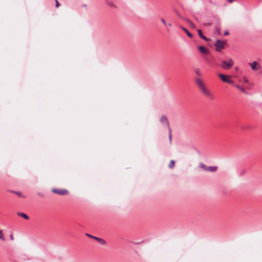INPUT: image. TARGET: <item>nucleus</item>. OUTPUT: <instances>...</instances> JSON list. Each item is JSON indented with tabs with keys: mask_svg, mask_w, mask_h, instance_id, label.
I'll return each instance as SVG.
<instances>
[{
	"mask_svg": "<svg viewBox=\"0 0 262 262\" xmlns=\"http://www.w3.org/2000/svg\"><path fill=\"white\" fill-rule=\"evenodd\" d=\"M234 64V61L231 58L228 60H223L222 61V67L225 70L230 69Z\"/></svg>",
	"mask_w": 262,
	"mask_h": 262,
	"instance_id": "1",
	"label": "nucleus"
},
{
	"mask_svg": "<svg viewBox=\"0 0 262 262\" xmlns=\"http://www.w3.org/2000/svg\"><path fill=\"white\" fill-rule=\"evenodd\" d=\"M202 93L209 100H213L214 96L212 92L206 87L201 91Z\"/></svg>",
	"mask_w": 262,
	"mask_h": 262,
	"instance_id": "2",
	"label": "nucleus"
},
{
	"mask_svg": "<svg viewBox=\"0 0 262 262\" xmlns=\"http://www.w3.org/2000/svg\"><path fill=\"white\" fill-rule=\"evenodd\" d=\"M195 81L196 85L200 89V91L202 90L203 89H204L207 87L205 83H204V82L201 78H195Z\"/></svg>",
	"mask_w": 262,
	"mask_h": 262,
	"instance_id": "3",
	"label": "nucleus"
},
{
	"mask_svg": "<svg viewBox=\"0 0 262 262\" xmlns=\"http://www.w3.org/2000/svg\"><path fill=\"white\" fill-rule=\"evenodd\" d=\"M225 42L220 40H216L214 46L216 47V51H220L221 49L224 48Z\"/></svg>",
	"mask_w": 262,
	"mask_h": 262,
	"instance_id": "4",
	"label": "nucleus"
},
{
	"mask_svg": "<svg viewBox=\"0 0 262 262\" xmlns=\"http://www.w3.org/2000/svg\"><path fill=\"white\" fill-rule=\"evenodd\" d=\"M52 192L60 195H66L68 193V191L64 189H53Z\"/></svg>",
	"mask_w": 262,
	"mask_h": 262,
	"instance_id": "5",
	"label": "nucleus"
},
{
	"mask_svg": "<svg viewBox=\"0 0 262 262\" xmlns=\"http://www.w3.org/2000/svg\"><path fill=\"white\" fill-rule=\"evenodd\" d=\"M86 235L89 237H91V238L96 239L97 241H98L99 243H100L101 244H102L103 245H104L106 244V242L102 238L93 236L88 233H86Z\"/></svg>",
	"mask_w": 262,
	"mask_h": 262,
	"instance_id": "6",
	"label": "nucleus"
},
{
	"mask_svg": "<svg viewBox=\"0 0 262 262\" xmlns=\"http://www.w3.org/2000/svg\"><path fill=\"white\" fill-rule=\"evenodd\" d=\"M251 69L254 71H257L260 68V65L256 61H253L252 63H249Z\"/></svg>",
	"mask_w": 262,
	"mask_h": 262,
	"instance_id": "7",
	"label": "nucleus"
},
{
	"mask_svg": "<svg viewBox=\"0 0 262 262\" xmlns=\"http://www.w3.org/2000/svg\"><path fill=\"white\" fill-rule=\"evenodd\" d=\"M198 48L201 53L206 55L209 54V51L207 48L200 46Z\"/></svg>",
	"mask_w": 262,
	"mask_h": 262,
	"instance_id": "8",
	"label": "nucleus"
},
{
	"mask_svg": "<svg viewBox=\"0 0 262 262\" xmlns=\"http://www.w3.org/2000/svg\"><path fill=\"white\" fill-rule=\"evenodd\" d=\"M218 76L221 78L223 81L225 82H227L228 80L231 77V76H226L222 74H219Z\"/></svg>",
	"mask_w": 262,
	"mask_h": 262,
	"instance_id": "9",
	"label": "nucleus"
},
{
	"mask_svg": "<svg viewBox=\"0 0 262 262\" xmlns=\"http://www.w3.org/2000/svg\"><path fill=\"white\" fill-rule=\"evenodd\" d=\"M160 122L162 123H165L167 127H168V128H169V122L166 116H162L160 118Z\"/></svg>",
	"mask_w": 262,
	"mask_h": 262,
	"instance_id": "10",
	"label": "nucleus"
},
{
	"mask_svg": "<svg viewBox=\"0 0 262 262\" xmlns=\"http://www.w3.org/2000/svg\"><path fill=\"white\" fill-rule=\"evenodd\" d=\"M234 86L243 92L244 94L246 95H248V93L245 90V89L240 85L238 84H234Z\"/></svg>",
	"mask_w": 262,
	"mask_h": 262,
	"instance_id": "11",
	"label": "nucleus"
},
{
	"mask_svg": "<svg viewBox=\"0 0 262 262\" xmlns=\"http://www.w3.org/2000/svg\"><path fill=\"white\" fill-rule=\"evenodd\" d=\"M198 34L199 35V36L202 38L203 39H204V40L205 41H208L209 40H210L209 39L207 38V37H206L202 33V32L201 30H198Z\"/></svg>",
	"mask_w": 262,
	"mask_h": 262,
	"instance_id": "12",
	"label": "nucleus"
},
{
	"mask_svg": "<svg viewBox=\"0 0 262 262\" xmlns=\"http://www.w3.org/2000/svg\"><path fill=\"white\" fill-rule=\"evenodd\" d=\"M217 170L216 166H209L206 168L207 171H209L211 172H215Z\"/></svg>",
	"mask_w": 262,
	"mask_h": 262,
	"instance_id": "13",
	"label": "nucleus"
},
{
	"mask_svg": "<svg viewBox=\"0 0 262 262\" xmlns=\"http://www.w3.org/2000/svg\"><path fill=\"white\" fill-rule=\"evenodd\" d=\"M17 215L19 216H21L22 217H23L24 219H26V220H28L29 219V216L25 213H23V212H18L17 213Z\"/></svg>",
	"mask_w": 262,
	"mask_h": 262,
	"instance_id": "14",
	"label": "nucleus"
},
{
	"mask_svg": "<svg viewBox=\"0 0 262 262\" xmlns=\"http://www.w3.org/2000/svg\"><path fill=\"white\" fill-rule=\"evenodd\" d=\"M185 21L191 28H195V25L190 20H189L188 19H186Z\"/></svg>",
	"mask_w": 262,
	"mask_h": 262,
	"instance_id": "15",
	"label": "nucleus"
},
{
	"mask_svg": "<svg viewBox=\"0 0 262 262\" xmlns=\"http://www.w3.org/2000/svg\"><path fill=\"white\" fill-rule=\"evenodd\" d=\"M182 29L185 31L189 37H192V34L185 28L181 27Z\"/></svg>",
	"mask_w": 262,
	"mask_h": 262,
	"instance_id": "16",
	"label": "nucleus"
},
{
	"mask_svg": "<svg viewBox=\"0 0 262 262\" xmlns=\"http://www.w3.org/2000/svg\"><path fill=\"white\" fill-rule=\"evenodd\" d=\"M174 163L175 162L174 160H171L169 164V167L171 169L173 168L174 166Z\"/></svg>",
	"mask_w": 262,
	"mask_h": 262,
	"instance_id": "17",
	"label": "nucleus"
},
{
	"mask_svg": "<svg viewBox=\"0 0 262 262\" xmlns=\"http://www.w3.org/2000/svg\"><path fill=\"white\" fill-rule=\"evenodd\" d=\"M0 239L3 241H4L5 240L4 235L3 233V230H0Z\"/></svg>",
	"mask_w": 262,
	"mask_h": 262,
	"instance_id": "18",
	"label": "nucleus"
},
{
	"mask_svg": "<svg viewBox=\"0 0 262 262\" xmlns=\"http://www.w3.org/2000/svg\"><path fill=\"white\" fill-rule=\"evenodd\" d=\"M194 72H195V73L198 75V76H202V74H201V71L200 70V69H195V70H194Z\"/></svg>",
	"mask_w": 262,
	"mask_h": 262,
	"instance_id": "19",
	"label": "nucleus"
},
{
	"mask_svg": "<svg viewBox=\"0 0 262 262\" xmlns=\"http://www.w3.org/2000/svg\"><path fill=\"white\" fill-rule=\"evenodd\" d=\"M18 196H19V197H21V198H25L26 196H25L24 195H23L20 192H15Z\"/></svg>",
	"mask_w": 262,
	"mask_h": 262,
	"instance_id": "20",
	"label": "nucleus"
},
{
	"mask_svg": "<svg viewBox=\"0 0 262 262\" xmlns=\"http://www.w3.org/2000/svg\"><path fill=\"white\" fill-rule=\"evenodd\" d=\"M200 166L203 169H204V170H206V168H207V167H206L205 166V165H204L203 163H200Z\"/></svg>",
	"mask_w": 262,
	"mask_h": 262,
	"instance_id": "21",
	"label": "nucleus"
},
{
	"mask_svg": "<svg viewBox=\"0 0 262 262\" xmlns=\"http://www.w3.org/2000/svg\"><path fill=\"white\" fill-rule=\"evenodd\" d=\"M169 139L170 140V142L171 143V130H170V128H169Z\"/></svg>",
	"mask_w": 262,
	"mask_h": 262,
	"instance_id": "22",
	"label": "nucleus"
},
{
	"mask_svg": "<svg viewBox=\"0 0 262 262\" xmlns=\"http://www.w3.org/2000/svg\"><path fill=\"white\" fill-rule=\"evenodd\" d=\"M60 6V4L59 3V2H58L57 0H55V7L56 8H58Z\"/></svg>",
	"mask_w": 262,
	"mask_h": 262,
	"instance_id": "23",
	"label": "nucleus"
},
{
	"mask_svg": "<svg viewBox=\"0 0 262 262\" xmlns=\"http://www.w3.org/2000/svg\"><path fill=\"white\" fill-rule=\"evenodd\" d=\"M243 80L245 83H248L249 82L248 79L246 77H243Z\"/></svg>",
	"mask_w": 262,
	"mask_h": 262,
	"instance_id": "24",
	"label": "nucleus"
},
{
	"mask_svg": "<svg viewBox=\"0 0 262 262\" xmlns=\"http://www.w3.org/2000/svg\"><path fill=\"white\" fill-rule=\"evenodd\" d=\"M227 82L231 84H233L234 83L233 81L230 79V78L228 80Z\"/></svg>",
	"mask_w": 262,
	"mask_h": 262,
	"instance_id": "25",
	"label": "nucleus"
},
{
	"mask_svg": "<svg viewBox=\"0 0 262 262\" xmlns=\"http://www.w3.org/2000/svg\"><path fill=\"white\" fill-rule=\"evenodd\" d=\"M216 30L217 33L220 34H221L220 28L216 27Z\"/></svg>",
	"mask_w": 262,
	"mask_h": 262,
	"instance_id": "26",
	"label": "nucleus"
},
{
	"mask_svg": "<svg viewBox=\"0 0 262 262\" xmlns=\"http://www.w3.org/2000/svg\"><path fill=\"white\" fill-rule=\"evenodd\" d=\"M10 238L11 241L14 240V236H13V234H11L10 235Z\"/></svg>",
	"mask_w": 262,
	"mask_h": 262,
	"instance_id": "27",
	"label": "nucleus"
},
{
	"mask_svg": "<svg viewBox=\"0 0 262 262\" xmlns=\"http://www.w3.org/2000/svg\"><path fill=\"white\" fill-rule=\"evenodd\" d=\"M161 20L162 23L164 25H166V21H165V20L163 18H161Z\"/></svg>",
	"mask_w": 262,
	"mask_h": 262,
	"instance_id": "28",
	"label": "nucleus"
},
{
	"mask_svg": "<svg viewBox=\"0 0 262 262\" xmlns=\"http://www.w3.org/2000/svg\"><path fill=\"white\" fill-rule=\"evenodd\" d=\"M229 34V32L228 31H226L225 32H224V35H227L228 34Z\"/></svg>",
	"mask_w": 262,
	"mask_h": 262,
	"instance_id": "29",
	"label": "nucleus"
},
{
	"mask_svg": "<svg viewBox=\"0 0 262 262\" xmlns=\"http://www.w3.org/2000/svg\"><path fill=\"white\" fill-rule=\"evenodd\" d=\"M168 26H169V27H171V24H170V23H169V24H168Z\"/></svg>",
	"mask_w": 262,
	"mask_h": 262,
	"instance_id": "30",
	"label": "nucleus"
},
{
	"mask_svg": "<svg viewBox=\"0 0 262 262\" xmlns=\"http://www.w3.org/2000/svg\"><path fill=\"white\" fill-rule=\"evenodd\" d=\"M83 7H86V5H83Z\"/></svg>",
	"mask_w": 262,
	"mask_h": 262,
	"instance_id": "31",
	"label": "nucleus"
},
{
	"mask_svg": "<svg viewBox=\"0 0 262 262\" xmlns=\"http://www.w3.org/2000/svg\"><path fill=\"white\" fill-rule=\"evenodd\" d=\"M250 85H253V83H250Z\"/></svg>",
	"mask_w": 262,
	"mask_h": 262,
	"instance_id": "32",
	"label": "nucleus"
}]
</instances>
